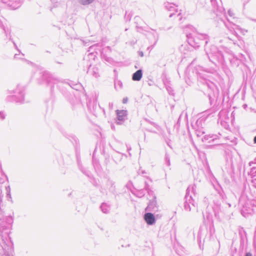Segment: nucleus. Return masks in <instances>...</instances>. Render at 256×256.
I'll return each instance as SVG.
<instances>
[{
    "instance_id": "nucleus-1",
    "label": "nucleus",
    "mask_w": 256,
    "mask_h": 256,
    "mask_svg": "<svg viewBox=\"0 0 256 256\" xmlns=\"http://www.w3.org/2000/svg\"><path fill=\"white\" fill-rule=\"evenodd\" d=\"M144 219L146 224L149 225H152L155 222V218L154 214L152 213H146L144 216Z\"/></svg>"
},
{
    "instance_id": "nucleus-2",
    "label": "nucleus",
    "mask_w": 256,
    "mask_h": 256,
    "mask_svg": "<svg viewBox=\"0 0 256 256\" xmlns=\"http://www.w3.org/2000/svg\"><path fill=\"white\" fill-rule=\"evenodd\" d=\"M142 77V72L141 70H138L133 74L132 80L139 81Z\"/></svg>"
},
{
    "instance_id": "nucleus-3",
    "label": "nucleus",
    "mask_w": 256,
    "mask_h": 256,
    "mask_svg": "<svg viewBox=\"0 0 256 256\" xmlns=\"http://www.w3.org/2000/svg\"><path fill=\"white\" fill-rule=\"evenodd\" d=\"M94 0H80V2L84 5L91 3Z\"/></svg>"
},
{
    "instance_id": "nucleus-4",
    "label": "nucleus",
    "mask_w": 256,
    "mask_h": 256,
    "mask_svg": "<svg viewBox=\"0 0 256 256\" xmlns=\"http://www.w3.org/2000/svg\"><path fill=\"white\" fill-rule=\"evenodd\" d=\"M120 114H124V112H118V115H120Z\"/></svg>"
},
{
    "instance_id": "nucleus-5",
    "label": "nucleus",
    "mask_w": 256,
    "mask_h": 256,
    "mask_svg": "<svg viewBox=\"0 0 256 256\" xmlns=\"http://www.w3.org/2000/svg\"><path fill=\"white\" fill-rule=\"evenodd\" d=\"M246 256H252V254L250 253H247Z\"/></svg>"
},
{
    "instance_id": "nucleus-6",
    "label": "nucleus",
    "mask_w": 256,
    "mask_h": 256,
    "mask_svg": "<svg viewBox=\"0 0 256 256\" xmlns=\"http://www.w3.org/2000/svg\"><path fill=\"white\" fill-rule=\"evenodd\" d=\"M254 142L256 143V136L254 138Z\"/></svg>"
}]
</instances>
